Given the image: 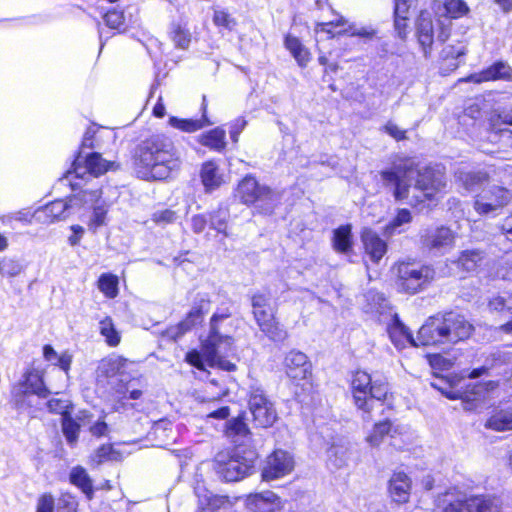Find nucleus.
Here are the masks:
<instances>
[{"instance_id":"obj_1","label":"nucleus","mask_w":512,"mask_h":512,"mask_svg":"<svg viewBox=\"0 0 512 512\" xmlns=\"http://www.w3.org/2000/svg\"><path fill=\"white\" fill-rule=\"evenodd\" d=\"M385 188L389 189L395 201L412 207L433 200L446 187L445 175L431 167L418 169L409 158L395 162L390 169L380 172Z\"/></svg>"},{"instance_id":"obj_2","label":"nucleus","mask_w":512,"mask_h":512,"mask_svg":"<svg viewBox=\"0 0 512 512\" xmlns=\"http://www.w3.org/2000/svg\"><path fill=\"white\" fill-rule=\"evenodd\" d=\"M137 173L145 180H164L180 167L173 142L164 135L142 141L135 153Z\"/></svg>"},{"instance_id":"obj_3","label":"nucleus","mask_w":512,"mask_h":512,"mask_svg":"<svg viewBox=\"0 0 512 512\" xmlns=\"http://www.w3.org/2000/svg\"><path fill=\"white\" fill-rule=\"evenodd\" d=\"M231 313L225 310L215 312L210 319V330L206 340L203 341L202 351L210 366H217L222 370L234 371L236 365L225 359L233 352L234 340L230 335L232 324Z\"/></svg>"},{"instance_id":"obj_4","label":"nucleus","mask_w":512,"mask_h":512,"mask_svg":"<svg viewBox=\"0 0 512 512\" xmlns=\"http://www.w3.org/2000/svg\"><path fill=\"white\" fill-rule=\"evenodd\" d=\"M237 196L242 203L254 205L262 214H271L280 200L276 192L267 186L260 185L252 176H246L240 181Z\"/></svg>"},{"instance_id":"obj_5","label":"nucleus","mask_w":512,"mask_h":512,"mask_svg":"<svg viewBox=\"0 0 512 512\" xmlns=\"http://www.w3.org/2000/svg\"><path fill=\"white\" fill-rule=\"evenodd\" d=\"M441 512H500V501L491 496L458 497L447 492L436 500Z\"/></svg>"},{"instance_id":"obj_6","label":"nucleus","mask_w":512,"mask_h":512,"mask_svg":"<svg viewBox=\"0 0 512 512\" xmlns=\"http://www.w3.org/2000/svg\"><path fill=\"white\" fill-rule=\"evenodd\" d=\"M397 285L408 294H416L424 290L435 277L431 265L416 262H400L396 266Z\"/></svg>"},{"instance_id":"obj_7","label":"nucleus","mask_w":512,"mask_h":512,"mask_svg":"<svg viewBox=\"0 0 512 512\" xmlns=\"http://www.w3.org/2000/svg\"><path fill=\"white\" fill-rule=\"evenodd\" d=\"M214 469L217 475L227 482L239 481L254 471V459L238 454L230 456L219 453L214 460Z\"/></svg>"},{"instance_id":"obj_8","label":"nucleus","mask_w":512,"mask_h":512,"mask_svg":"<svg viewBox=\"0 0 512 512\" xmlns=\"http://www.w3.org/2000/svg\"><path fill=\"white\" fill-rule=\"evenodd\" d=\"M512 200V192L506 187L490 185L476 195L473 207L480 215L496 216Z\"/></svg>"},{"instance_id":"obj_9","label":"nucleus","mask_w":512,"mask_h":512,"mask_svg":"<svg viewBox=\"0 0 512 512\" xmlns=\"http://www.w3.org/2000/svg\"><path fill=\"white\" fill-rule=\"evenodd\" d=\"M248 404L257 427L268 428L274 424L277 419L276 409L261 388L251 390Z\"/></svg>"},{"instance_id":"obj_10","label":"nucleus","mask_w":512,"mask_h":512,"mask_svg":"<svg viewBox=\"0 0 512 512\" xmlns=\"http://www.w3.org/2000/svg\"><path fill=\"white\" fill-rule=\"evenodd\" d=\"M48 393L42 376L36 370L27 371L23 375V379L12 389V395L18 409H24L26 398L30 395H38L39 397L45 398Z\"/></svg>"},{"instance_id":"obj_11","label":"nucleus","mask_w":512,"mask_h":512,"mask_svg":"<svg viewBox=\"0 0 512 512\" xmlns=\"http://www.w3.org/2000/svg\"><path fill=\"white\" fill-rule=\"evenodd\" d=\"M74 173L77 177L83 178L85 174L99 177L109 170L118 168V164L113 161H107L98 152H91L82 157V151H79L72 164Z\"/></svg>"},{"instance_id":"obj_12","label":"nucleus","mask_w":512,"mask_h":512,"mask_svg":"<svg viewBox=\"0 0 512 512\" xmlns=\"http://www.w3.org/2000/svg\"><path fill=\"white\" fill-rule=\"evenodd\" d=\"M441 393L448 399H461L463 409L466 411H474L479 408L486 397L487 386L483 383L468 384L465 388L460 389H442L439 388Z\"/></svg>"},{"instance_id":"obj_13","label":"nucleus","mask_w":512,"mask_h":512,"mask_svg":"<svg viewBox=\"0 0 512 512\" xmlns=\"http://www.w3.org/2000/svg\"><path fill=\"white\" fill-rule=\"evenodd\" d=\"M293 456L284 450H275L266 459L262 469V478L265 481H271L282 478L292 472L294 469Z\"/></svg>"},{"instance_id":"obj_14","label":"nucleus","mask_w":512,"mask_h":512,"mask_svg":"<svg viewBox=\"0 0 512 512\" xmlns=\"http://www.w3.org/2000/svg\"><path fill=\"white\" fill-rule=\"evenodd\" d=\"M441 314L429 317L420 327L417 334L418 346H436L448 344Z\"/></svg>"},{"instance_id":"obj_15","label":"nucleus","mask_w":512,"mask_h":512,"mask_svg":"<svg viewBox=\"0 0 512 512\" xmlns=\"http://www.w3.org/2000/svg\"><path fill=\"white\" fill-rule=\"evenodd\" d=\"M441 316L444 322L443 325L446 327L448 344L457 343L472 335L474 327L463 315L450 311L441 314Z\"/></svg>"},{"instance_id":"obj_16","label":"nucleus","mask_w":512,"mask_h":512,"mask_svg":"<svg viewBox=\"0 0 512 512\" xmlns=\"http://www.w3.org/2000/svg\"><path fill=\"white\" fill-rule=\"evenodd\" d=\"M259 329L273 342H284L288 338V332L277 321L273 307L252 311Z\"/></svg>"},{"instance_id":"obj_17","label":"nucleus","mask_w":512,"mask_h":512,"mask_svg":"<svg viewBox=\"0 0 512 512\" xmlns=\"http://www.w3.org/2000/svg\"><path fill=\"white\" fill-rule=\"evenodd\" d=\"M455 240L453 231L445 226L426 229L421 235L422 245L429 251L445 253Z\"/></svg>"},{"instance_id":"obj_18","label":"nucleus","mask_w":512,"mask_h":512,"mask_svg":"<svg viewBox=\"0 0 512 512\" xmlns=\"http://www.w3.org/2000/svg\"><path fill=\"white\" fill-rule=\"evenodd\" d=\"M286 374L293 380H304L311 374V363L303 352L293 349L284 359Z\"/></svg>"},{"instance_id":"obj_19","label":"nucleus","mask_w":512,"mask_h":512,"mask_svg":"<svg viewBox=\"0 0 512 512\" xmlns=\"http://www.w3.org/2000/svg\"><path fill=\"white\" fill-rule=\"evenodd\" d=\"M373 384L371 376L365 371H357L352 380L353 398L356 406L364 412H370L368 392Z\"/></svg>"},{"instance_id":"obj_20","label":"nucleus","mask_w":512,"mask_h":512,"mask_svg":"<svg viewBox=\"0 0 512 512\" xmlns=\"http://www.w3.org/2000/svg\"><path fill=\"white\" fill-rule=\"evenodd\" d=\"M361 241L366 254L374 263H378L387 252L386 242L371 228H363Z\"/></svg>"},{"instance_id":"obj_21","label":"nucleus","mask_w":512,"mask_h":512,"mask_svg":"<svg viewBox=\"0 0 512 512\" xmlns=\"http://www.w3.org/2000/svg\"><path fill=\"white\" fill-rule=\"evenodd\" d=\"M512 77V68L508 63L498 61L479 73H474L466 79L469 82L482 83L491 80H509Z\"/></svg>"},{"instance_id":"obj_22","label":"nucleus","mask_w":512,"mask_h":512,"mask_svg":"<svg viewBox=\"0 0 512 512\" xmlns=\"http://www.w3.org/2000/svg\"><path fill=\"white\" fill-rule=\"evenodd\" d=\"M32 217L41 223L49 224L54 221L65 220L69 216L64 200L59 199L37 209Z\"/></svg>"},{"instance_id":"obj_23","label":"nucleus","mask_w":512,"mask_h":512,"mask_svg":"<svg viewBox=\"0 0 512 512\" xmlns=\"http://www.w3.org/2000/svg\"><path fill=\"white\" fill-rule=\"evenodd\" d=\"M417 38L426 58L431 56L434 28L430 16L421 13L417 20Z\"/></svg>"},{"instance_id":"obj_24","label":"nucleus","mask_w":512,"mask_h":512,"mask_svg":"<svg viewBox=\"0 0 512 512\" xmlns=\"http://www.w3.org/2000/svg\"><path fill=\"white\" fill-rule=\"evenodd\" d=\"M102 196L101 190H83L77 194H73L64 200L67 206V213L71 215L80 211L81 208L97 203Z\"/></svg>"},{"instance_id":"obj_25","label":"nucleus","mask_w":512,"mask_h":512,"mask_svg":"<svg viewBox=\"0 0 512 512\" xmlns=\"http://www.w3.org/2000/svg\"><path fill=\"white\" fill-rule=\"evenodd\" d=\"M411 482L403 472L394 473L389 482V493L397 503H405L409 499Z\"/></svg>"},{"instance_id":"obj_26","label":"nucleus","mask_w":512,"mask_h":512,"mask_svg":"<svg viewBox=\"0 0 512 512\" xmlns=\"http://www.w3.org/2000/svg\"><path fill=\"white\" fill-rule=\"evenodd\" d=\"M401 433V426L394 425L391 421L385 420L374 425L372 432L367 436V442L371 446L377 447L382 443L385 436L393 438Z\"/></svg>"},{"instance_id":"obj_27","label":"nucleus","mask_w":512,"mask_h":512,"mask_svg":"<svg viewBox=\"0 0 512 512\" xmlns=\"http://www.w3.org/2000/svg\"><path fill=\"white\" fill-rule=\"evenodd\" d=\"M127 359L118 356L111 355L100 361L97 367V377L112 378L118 374L123 373Z\"/></svg>"},{"instance_id":"obj_28","label":"nucleus","mask_w":512,"mask_h":512,"mask_svg":"<svg viewBox=\"0 0 512 512\" xmlns=\"http://www.w3.org/2000/svg\"><path fill=\"white\" fill-rule=\"evenodd\" d=\"M388 334L396 347H402L406 341L413 346H418L417 337L414 338L408 328L400 321L397 315L393 317L392 324L388 327Z\"/></svg>"},{"instance_id":"obj_29","label":"nucleus","mask_w":512,"mask_h":512,"mask_svg":"<svg viewBox=\"0 0 512 512\" xmlns=\"http://www.w3.org/2000/svg\"><path fill=\"white\" fill-rule=\"evenodd\" d=\"M69 480L71 484L78 487L88 499H92L94 495L93 481L84 467H73L69 473Z\"/></svg>"},{"instance_id":"obj_30","label":"nucleus","mask_w":512,"mask_h":512,"mask_svg":"<svg viewBox=\"0 0 512 512\" xmlns=\"http://www.w3.org/2000/svg\"><path fill=\"white\" fill-rule=\"evenodd\" d=\"M285 48L291 53L300 67H306L311 59L309 50L302 44L299 38L287 34L284 39Z\"/></svg>"},{"instance_id":"obj_31","label":"nucleus","mask_w":512,"mask_h":512,"mask_svg":"<svg viewBox=\"0 0 512 512\" xmlns=\"http://www.w3.org/2000/svg\"><path fill=\"white\" fill-rule=\"evenodd\" d=\"M206 104L203 103L202 110L203 115L201 119H180L178 117L172 116L169 119V124L177 129H180L184 132H195L205 126L211 125L212 123L206 116Z\"/></svg>"},{"instance_id":"obj_32","label":"nucleus","mask_w":512,"mask_h":512,"mask_svg":"<svg viewBox=\"0 0 512 512\" xmlns=\"http://www.w3.org/2000/svg\"><path fill=\"white\" fill-rule=\"evenodd\" d=\"M458 179L467 191L473 192L487 183L490 179V175L485 170L461 171L458 173Z\"/></svg>"},{"instance_id":"obj_33","label":"nucleus","mask_w":512,"mask_h":512,"mask_svg":"<svg viewBox=\"0 0 512 512\" xmlns=\"http://www.w3.org/2000/svg\"><path fill=\"white\" fill-rule=\"evenodd\" d=\"M352 227L351 225H342L333 231L332 243L337 252L348 253L352 249Z\"/></svg>"},{"instance_id":"obj_34","label":"nucleus","mask_w":512,"mask_h":512,"mask_svg":"<svg viewBox=\"0 0 512 512\" xmlns=\"http://www.w3.org/2000/svg\"><path fill=\"white\" fill-rule=\"evenodd\" d=\"M485 427L498 432L512 430V411L499 410L492 414L486 421Z\"/></svg>"},{"instance_id":"obj_35","label":"nucleus","mask_w":512,"mask_h":512,"mask_svg":"<svg viewBox=\"0 0 512 512\" xmlns=\"http://www.w3.org/2000/svg\"><path fill=\"white\" fill-rule=\"evenodd\" d=\"M201 180L206 190L209 191L218 188L222 184V176L219 174L218 167L214 162L209 161L202 165Z\"/></svg>"},{"instance_id":"obj_36","label":"nucleus","mask_w":512,"mask_h":512,"mask_svg":"<svg viewBox=\"0 0 512 512\" xmlns=\"http://www.w3.org/2000/svg\"><path fill=\"white\" fill-rule=\"evenodd\" d=\"M199 142L212 150L222 151L225 146V131L216 127L200 136Z\"/></svg>"},{"instance_id":"obj_37","label":"nucleus","mask_w":512,"mask_h":512,"mask_svg":"<svg viewBox=\"0 0 512 512\" xmlns=\"http://www.w3.org/2000/svg\"><path fill=\"white\" fill-rule=\"evenodd\" d=\"M209 301L205 298H201L198 302L192 306L191 310L183 320V325L191 329L197 323L201 322L204 314L208 311Z\"/></svg>"},{"instance_id":"obj_38","label":"nucleus","mask_w":512,"mask_h":512,"mask_svg":"<svg viewBox=\"0 0 512 512\" xmlns=\"http://www.w3.org/2000/svg\"><path fill=\"white\" fill-rule=\"evenodd\" d=\"M277 499L273 492L266 491L252 496L251 504L254 505L258 512H272Z\"/></svg>"},{"instance_id":"obj_39","label":"nucleus","mask_w":512,"mask_h":512,"mask_svg":"<svg viewBox=\"0 0 512 512\" xmlns=\"http://www.w3.org/2000/svg\"><path fill=\"white\" fill-rule=\"evenodd\" d=\"M487 307L492 314L512 315V300L500 295L489 298Z\"/></svg>"},{"instance_id":"obj_40","label":"nucleus","mask_w":512,"mask_h":512,"mask_svg":"<svg viewBox=\"0 0 512 512\" xmlns=\"http://www.w3.org/2000/svg\"><path fill=\"white\" fill-rule=\"evenodd\" d=\"M90 206L93 208V213L89 221V228L95 231L105 225L108 205L100 197L97 203L90 204Z\"/></svg>"},{"instance_id":"obj_41","label":"nucleus","mask_w":512,"mask_h":512,"mask_svg":"<svg viewBox=\"0 0 512 512\" xmlns=\"http://www.w3.org/2000/svg\"><path fill=\"white\" fill-rule=\"evenodd\" d=\"M103 19L110 29H115L119 33L127 30L128 25L123 11L117 9L109 10L104 14Z\"/></svg>"},{"instance_id":"obj_42","label":"nucleus","mask_w":512,"mask_h":512,"mask_svg":"<svg viewBox=\"0 0 512 512\" xmlns=\"http://www.w3.org/2000/svg\"><path fill=\"white\" fill-rule=\"evenodd\" d=\"M490 125L493 132L490 134V138H496L497 133H500L502 137L503 130H508L507 128H502V125L512 126V110L511 111H500L495 113L490 118Z\"/></svg>"},{"instance_id":"obj_43","label":"nucleus","mask_w":512,"mask_h":512,"mask_svg":"<svg viewBox=\"0 0 512 512\" xmlns=\"http://www.w3.org/2000/svg\"><path fill=\"white\" fill-rule=\"evenodd\" d=\"M169 35L177 48H188L191 41V34L188 29L184 28L181 24L172 23Z\"/></svg>"},{"instance_id":"obj_44","label":"nucleus","mask_w":512,"mask_h":512,"mask_svg":"<svg viewBox=\"0 0 512 512\" xmlns=\"http://www.w3.org/2000/svg\"><path fill=\"white\" fill-rule=\"evenodd\" d=\"M99 330L100 334L105 337L106 343L109 346L115 347L120 343V334L115 329V326L110 317H106L99 322Z\"/></svg>"},{"instance_id":"obj_45","label":"nucleus","mask_w":512,"mask_h":512,"mask_svg":"<svg viewBox=\"0 0 512 512\" xmlns=\"http://www.w3.org/2000/svg\"><path fill=\"white\" fill-rule=\"evenodd\" d=\"M229 219V212L227 209L219 208L210 214L209 227L216 230L218 233L223 234L225 237L227 233V223Z\"/></svg>"},{"instance_id":"obj_46","label":"nucleus","mask_w":512,"mask_h":512,"mask_svg":"<svg viewBox=\"0 0 512 512\" xmlns=\"http://www.w3.org/2000/svg\"><path fill=\"white\" fill-rule=\"evenodd\" d=\"M99 290L108 298H115L118 294V278L113 274L104 273L98 280Z\"/></svg>"},{"instance_id":"obj_47","label":"nucleus","mask_w":512,"mask_h":512,"mask_svg":"<svg viewBox=\"0 0 512 512\" xmlns=\"http://www.w3.org/2000/svg\"><path fill=\"white\" fill-rule=\"evenodd\" d=\"M483 259L479 250H465L458 258V264L466 271H473Z\"/></svg>"},{"instance_id":"obj_48","label":"nucleus","mask_w":512,"mask_h":512,"mask_svg":"<svg viewBox=\"0 0 512 512\" xmlns=\"http://www.w3.org/2000/svg\"><path fill=\"white\" fill-rule=\"evenodd\" d=\"M349 459L348 448L341 445H333L328 450V461L335 468H341L347 465Z\"/></svg>"},{"instance_id":"obj_49","label":"nucleus","mask_w":512,"mask_h":512,"mask_svg":"<svg viewBox=\"0 0 512 512\" xmlns=\"http://www.w3.org/2000/svg\"><path fill=\"white\" fill-rule=\"evenodd\" d=\"M62 431L70 446L77 443L80 426L70 415L62 418Z\"/></svg>"},{"instance_id":"obj_50","label":"nucleus","mask_w":512,"mask_h":512,"mask_svg":"<svg viewBox=\"0 0 512 512\" xmlns=\"http://www.w3.org/2000/svg\"><path fill=\"white\" fill-rule=\"evenodd\" d=\"M120 456V453L115 451L111 445H102L95 451L92 460L101 464L105 461H118Z\"/></svg>"},{"instance_id":"obj_51","label":"nucleus","mask_w":512,"mask_h":512,"mask_svg":"<svg viewBox=\"0 0 512 512\" xmlns=\"http://www.w3.org/2000/svg\"><path fill=\"white\" fill-rule=\"evenodd\" d=\"M444 8L450 18H459L468 12V7L462 0H445Z\"/></svg>"},{"instance_id":"obj_52","label":"nucleus","mask_w":512,"mask_h":512,"mask_svg":"<svg viewBox=\"0 0 512 512\" xmlns=\"http://www.w3.org/2000/svg\"><path fill=\"white\" fill-rule=\"evenodd\" d=\"M248 433L249 429L242 418H233L227 422L226 434L228 436H246Z\"/></svg>"},{"instance_id":"obj_53","label":"nucleus","mask_w":512,"mask_h":512,"mask_svg":"<svg viewBox=\"0 0 512 512\" xmlns=\"http://www.w3.org/2000/svg\"><path fill=\"white\" fill-rule=\"evenodd\" d=\"M388 392L387 383L383 380H374L368 392V399L370 401V410L372 409V399L383 400Z\"/></svg>"},{"instance_id":"obj_54","label":"nucleus","mask_w":512,"mask_h":512,"mask_svg":"<svg viewBox=\"0 0 512 512\" xmlns=\"http://www.w3.org/2000/svg\"><path fill=\"white\" fill-rule=\"evenodd\" d=\"M22 271V265L14 259H4L0 262V274L8 277H15Z\"/></svg>"},{"instance_id":"obj_55","label":"nucleus","mask_w":512,"mask_h":512,"mask_svg":"<svg viewBox=\"0 0 512 512\" xmlns=\"http://www.w3.org/2000/svg\"><path fill=\"white\" fill-rule=\"evenodd\" d=\"M71 403L68 399H62V398H52L47 402V407L50 412L57 413L62 415V418L64 416L69 415V407Z\"/></svg>"},{"instance_id":"obj_56","label":"nucleus","mask_w":512,"mask_h":512,"mask_svg":"<svg viewBox=\"0 0 512 512\" xmlns=\"http://www.w3.org/2000/svg\"><path fill=\"white\" fill-rule=\"evenodd\" d=\"M176 219V212L171 209L158 210L152 214V221L157 225L170 224L176 221Z\"/></svg>"},{"instance_id":"obj_57","label":"nucleus","mask_w":512,"mask_h":512,"mask_svg":"<svg viewBox=\"0 0 512 512\" xmlns=\"http://www.w3.org/2000/svg\"><path fill=\"white\" fill-rule=\"evenodd\" d=\"M213 22L217 26L225 27L229 30L233 29L236 21L224 10H216L213 16Z\"/></svg>"},{"instance_id":"obj_58","label":"nucleus","mask_w":512,"mask_h":512,"mask_svg":"<svg viewBox=\"0 0 512 512\" xmlns=\"http://www.w3.org/2000/svg\"><path fill=\"white\" fill-rule=\"evenodd\" d=\"M252 311L268 309L271 306V297L264 293H255L251 296Z\"/></svg>"},{"instance_id":"obj_59","label":"nucleus","mask_w":512,"mask_h":512,"mask_svg":"<svg viewBox=\"0 0 512 512\" xmlns=\"http://www.w3.org/2000/svg\"><path fill=\"white\" fill-rule=\"evenodd\" d=\"M466 49L464 45L458 44L457 46L447 45L445 46L440 54L443 60L457 59L460 56L465 55Z\"/></svg>"},{"instance_id":"obj_60","label":"nucleus","mask_w":512,"mask_h":512,"mask_svg":"<svg viewBox=\"0 0 512 512\" xmlns=\"http://www.w3.org/2000/svg\"><path fill=\"white\" fill-rule=\"evenodd\" d=\"M36 512H54V498L50 494H43L37 500Z\"/></svg>"},{"instance_id":"obj_61","label":"nucleus","mask_w":512,"mask_h":512,"mask_svg":"<svg viewBox=\"0 0 512 512\" xmlns=\"http://www.w3.org/2000/svg\"><path fill=\"white\" fill-rule=\"evenodd\" d=\"M411 219L412 216L408 209H399L395 218L390 222L389 228L394 230L403 224L409 223Z\"/></svg>"},{"instance_id":"obj_62","label":"nucleus","mask_w":512,"mask_h":512,"mask_svg":"<svg viewBox=\"0 0 512 512\" xmlns=\"http://www.w3.org/2000/svg\"><path fill=\"white\" fill-rule=\"evenodd\" d=\"M346 33H349L351 36H357L365 39H371L374 37L376 31L371 27H355L349 26V29L345 30Z\"/></svg>"},{"instance_id":"obj_63","label":"nucleus","mask_w":512,"mask_h":512,"mask_svg":"<svg viewBox=\"0 0 512 512\" xmlns=\"http://www.w3.org/2000/svg\"><path fill=\"white\" fill-rule=\"evenodd\" d=\"M412 0H395V17L409 18V9Z\"/></svg>"},{"instance_id":"obj_64","label":"nucleus","mask_w":512,"mask_h":512,"mask_svg":"<svg viewBox=\"0 0 512 512\" xmlns=\"http://www.w3.org/2000/svg\"><path fill=\"white\" fill-rule=\"evenodd\" d=\"M384 130L387 134L393 137L395 140L400 141L406 139V131L400 129L395 123L389 121L385 126Z\"/></svg>"}]
</instances>
